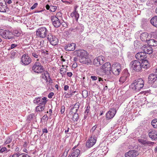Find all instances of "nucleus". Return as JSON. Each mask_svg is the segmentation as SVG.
I'll list each match as a JSON object with an SVG mask.
<instances>
[{
  "label": "nucleus",
  "instance_id": "f257e3e1",
  "mask_svg": "<svg viewBox=\"0 0 157 157\" xmlns=\"http://www.w3.org/2000/svg\"><path fill=\"white\" fill-rule=\"evenodd\" d=\"M131 68L134 71L136 72H141L142 71L141 63L137 60H134L132 61L130 63Z\"/></svg>",
  "mask_w": 157,
  "mask_h": 157
},
{
  "label": "nucleus",
  "instance_id": "f03ea898",
  "mask_svg": "<svg viewBox=\"0 0 157 157\" xmlns=\"http://www.w3.org/2000/svg\"><path fill=\"white\" fill-rule=\"evenodd\" d=\"M30 70V71H31L32 70L36 73H41L44 71V68L40 62H36Z\"/></svg>",
  "mask_w": 157,
  "mask_h": 157
},
{
  "label": "nucleus",
  "instance_id": "7ed1b4c3",
  "mask_svg": "<svg viewBox=\"0 0 157 157\" xmlns=\"http://www.w3.org/2000/svg\"><path fill=\"white\" fill-rule=\"evenodd\" d=\"M0 34L3 38L5 39L10 40L14 38L12 33L8 30L1 29Z\"/></svg>",
  "mask_w": 157,
  "mask_h": 157
},
{
  "label": "nucleus",
  "instance_id": "20e7f679",
  "mask_svg": "<svg viewBox=\"0 0 157 157\" xmlns=\"http://www.w3.org/2000/svg\"><path fill=\"white\" fill-rule=\"evenodd\" d=\"M36 34L38 36L44 38L47 36L48 31L47 28L45 27H41L39 28L36 31Z\"/></svg>",
  "mask_w": 157,
  "mask_h": 157
},
{
  "label": "nucleus",
  "instance_id": "39448f33",
  "mask_svg": "<svg viewBox=\"0 0 157 157\" xmlns=\"http://www.w3.org/2000/svg\"><path fill=\"white\" fill-rule=\"evenodd\" d=\"M111 66L109 62L105 63L102 66L101 69L103 71V74L109 75L111 72Z\"/></svg>",
  "mask_w": 157,
  "mask_h": 157
},
{
  "label": "nucleus",
  "instance_id": "423d86ee",
  "mask_svg": "<svg viewBox=\"0 0 157 157\" xmlns=\"http://www.w3.org/2000/svg\"><path fill=\"white\" fill-rule=\"evenodd\" d=\"M105 60V57L102 56H99L94 59L93 63L94 65L98 67L103 64Z\"/></svg>",
  "mask_w": 157,
  "mask_h": 157
},
{
  "label": "nucleus",
  "instance_id": "0eeeda50",
  "mask_svg": "<svg viewBox=\"0 0 157 157\" xmlns=\"http://www.w3.org/2000/svg\"><path fill=\"white\" fill-rule=\"evenodd\" d=\"M51 20L53 25L55 27L58 28L60 26L62 23L60 20L55 16H51Z\"/></svg>",
  "mask_w": 157,
  "mask_h": 157
},
{
  "label": "nucleus",
  "instance_id": "6e6552de",
  "mask_svg": "<svg viewBox=\"0 0 157 157\" xmlns=\"http://www.w3.org/2000/svg\"><path fill=\"white\" fill-rule=\"evenodd\" d=\"M32 61V59L28 54H24L22 56L21 62L23 65H27L29 64Z\"/></svg>",
  "mask_w": 157,
  "mask_h": 157
},
{
  "label": "nucleus",
  "instance_id": "1a4fd4ad",
  "mask_svg": "<svg viewBox=\"0 0 157 157\" xmlns=\"http://www.w3.org/2000/svg\"><path fill=\"white\" fill-rule=\"evenodd\" d=\"M141 50L145 54H150L153 52L152 48L148 44L144 45L141 47Z\"/></svg>",
  "mask_w": 157,
  "mask_h": 157
},
{
  "label": "nucleus",
  "instance_id": "9d476101",
  "mask_svg": "<svg viewBox=\"0 0 157 157\" xmlns=\"http://www.w3.org/2000/svg\"><path fill=\"white\" fill-rule=\"evenodd\" d=\"M130 74L127 71H125L122 73V76L120 78L119 81L120 82L123 84L125 81H128V77Z\"/></svg>",
  "mask_w": 157,
  "mask_h": 157
},
{
  "label": "nucleus",
  "instance_id": "9b49d317",
  "mask_svg": "<svg viewBox=\"0 0 157 157\" xmlns=\"http://www.w3.org/2000/svg\"><path fill=\"white\" fill-rule=\"evenodd\" d=\"M116 113V109L113 108L110 109L106 114V118L108 120L113 118Z\"/></svg>",
  "mask_w": 157,
  "mask_h": 157
},
{
  "label": "nucleus",
  "instance_id": "f8f14e48",
  "mask_svg": "<svg viewBox=\"0 0 157 157\" xmlns=\"http://www.w3.org/2000/svg\"><path fill=\"white\" fill-rule=\"evenodd\" d=\"M144 86L142 85L133 82L130 86V88L135 92H138Z\"/></svg>",
  "mask_w": 157,
  "mask_h": 157
},
{
  "label": "nucleus",
  "instance_id": "ddd939ff",
  "mask_svg": "<svg viewBox=\"0 0 157 157\" xmlns=\"http://www.w3.org/2000/svg\"><path fill=\"white\" fill-rule=\"evenodd\" d=\"M151 34H149L147 32H144L140 34V38L142 41L147 42L151 38Z\"/></svg>",
  "mask_w": 157,
  "mask_h": 157
},
{
  "label": "nucleus",
  "instance_id": "4468645a",
  "mask_svg": "<svg viewBox=\"0 0 157 157\" xmlns=\"http://www.w3.org/2000/svg\"><path fill=\"white\" fill-rule=\"evenodd\" d=\"M100 130L101 128L99 125L98 124L95 125L91 128L90 132L94 136H96L99 135Z\"/></svg>",
  "mask_w": 157,
  "mask_h": 157
},
{
  "label": "nucleus",
  "instance_id": "2eb2a0df",
  "mask_svg": "<svg viewBox=\"0 0 157 157\" xmlns=\"http://www.w3.org/2000/svg\"><path fill=\"white\" fill-rule=\"evenodd\" d=\"M75 54L77 55L79 58L84 57H86L87 55H88L87 52L83 50H76L74 52Z\"/></svg>",
  "mask_w": 157,
  "mask_h": 157
},
{
  "label": "nucleus",
  "instance_id": "dca6fc26",
  "mask_svg": "<svg viewBox=\"0 0 157 157\" xmlns=\"http://www.w3.org/2000/svg\"><path fill=\"white\" fill-rule=\"evenodd\" d=\"M139 154L138 151L133 150L129 151L125 154V157H136Z\"/></svg>",
  "mask_w": 157,
  "mask_h": 157
},
{
  "label": "nucleus",
  "instance_id": "f3484780",
  "mask_svg": "<svg viewBox=\"0 0 157 157\" xmlns=\"http://www.w3.org/2000/svg\"><path fill=\"white\" fill-rule=\"evenodd\" d=\"M135 56L137 60L140 62L144 60L147 57L146 54L142 51V52L137 53L135 55Z\"/></svg>",
  "mask_w": 157,
  "mask_h": 157
},
{
  "label": "nucleus",
  "instance_id": "a211bd4d",
  "mask_svg": "<svg viewBox=\"0 0 157 157\" xmlns=\"http://www.w3.org/2000/svg\"><path fill=\"white\" fill-rule=\"evenodd\" d=\"M157 81L156 75L154 74H150L148 77V83L150 84H153L156 81Z\"/></svg>",
  "mask_w": 157,
  "mask_h": 157
},
{
  "label": "nucleus",
  "instance_id": "6ab92c4d",
  "mask_svg": "<svg viewBox=\"0 0 157 157\" xmlns=\"http://www.w3.org/2000/svg\"><path fill=\"white\" fill-rule=\"evenodd\" d=\"M79 61L81 63L87 65L91 63L90 59L88 57V55H86V57H84L82 58H79Z\"/></svg>",
  "mask_w": 157,
  "mask_h": 157
},
{
  "label": "nucleus",
  "instance_id": "aec40b11",
  "mask_svg": "<svg viewBox=\"0 0 157 157\" xmlns=\"http://www.w3.org/2000/svg\"><path fill=\"white\" fill-rule=\"evenodd\" d=\"M76 47L75 44L72 43L71 44H66L64 46L65 49L67 51H73L75 49Z\"/></svg>",
  "mask_w": 157,
  "mask_h": 157
},
{
  "label": "nucleus",
  "instance_id": "412c9836",
  "mask_svg": "<svg viewBox=\"0 0 157 157\" xmlns=\"http://www.w3.org/2000/svg\"><path fill=\"white\" fill-rule=\"evenodd\" d=\"M7 8L6 4L5 1L4 0H0V12H6Z\"/></svg>",
  "mask_w": 157,
  "mask_h": 157
},
{
  "label": "nucleus",
  "instance_id": "4be33fe9",
  "mask_svg": "<svg viewBox=\"0 0 157 157\" xmlns=\"http://www.w3.org/2000/svg\"><path fill=\"white\" fill-rule=\"evenodd\" d=\"M148 136L152 140H157V131L155 130H152L149 132L148 133Z\"/></svg>",
  "mask_w": 157,
  "mask_h": 157
},
{
  "label": "nucleus",
  "instance_id": "5701e85b",
  "mask_svg": "<svg viewBox=\"0 0 157 157\" xmlns=\"http://www.w3.org/2000/svg\"><path fill=\"white\" fill-rule=\"evenodd\" d=\"M96 142V140L94 138L91 137L86 142V146L88 148H90L95 144Z\"/></svg>",
  "mask_w": 157,
  "mask_h": 157
},
{
  "label": "nucleus",
  "instance_id": "b1692460",
  "mask_svg": "<svg viewBox=\"0 0 157 157\" xmlns=\"http://www.w3.org/2000/svg\"><path fill=\"white\" fill-rule=\"evenodd\" d=\"M76 147H74L72 149L73 152L71 155L68 157H78L80 153V151L78 149H75Z\"/></svg>",
  "mask_w": 157,
  "mask_h": 157
},
{
  "label": "nucleus",
  "instance_id": "393cba45",
  "mask_svg": "<svg viewBox=\"0 0 157 157\" xmlns=\"http://www.w3.org/2000/svg\"><path fill=\"white\" fill-rule=\"evenodd\" d=\"M46 101H43L42 102V104L39 105L36 108V112H41L44 109Z\"/></svg>",
  "mask_w": 157,
  "mask_h": 157
},
{
  "label": "nucleus",
  "instance_id": "a878e982",
  "mask_svg": "<svg viewBox=\"0 0 157 157\" xmlns=\"http://www.w3.org/2000/svg\"><path fill=\"white\" fill-rule=\"evenodd\" d=\"M141 63L142 68H143L147 69L150 67V64L147 60L144 59L141 61Z\"/></svg>",
  "mask_w": 157,
  "mask_h": 157
},
{
  "label": "nucleus",
  "instance_id": "bb28decb",
  "mask_svg": "<svg viewBox=\"0 0 157 157\" xmlns=\"http://www.w3.org/2000/svg\"><path fill=\"white\" fill-rule=\"evenodd\" d=\"M150 22L153 26L157 28V15L151 18Z\"/></svg>",
  "mask_w": 157,
  "mask_h": 157
},
{
  "label": "nucleus",
  "instance_id": "cd10ccee",
  "mask_svg": "<svg viewBox=\"0 0 157 157\" xmlns=\"http://www.w3.org/2000/svg\"><path fill=\"white\" fill-rule=\"evenodd\" d=\"M147 43V44L151 47L157 46V41L154 39H149Z\"/></svg>",
  "mask_w": 157,
  "mask_h": 157
},
{
  "label": "nucleus",
  "instance_id": "c85d7f7f",
  "mask_svg": "<svg viewBox=\"0 0 157 157\" xmlns=\"http://www.w3.org/2000/svg\"><path fill=\"white\" fill-rule=\"evenodd\" d=\"M51 44L53 45H56L58 43V39L55 36L52 38L51 41H50Z\"/></svg>",
  "mask_w": 157,
  "mask_h": 157
},
{
  "label": "nucleus",
  "instance_id": "c756f323",
  "mask_svg": "<svg viewBox=\"0 0 157 157\" xmlns=\"http://www.w3.org/2000/svg\"><path fill=\"white\" fill-rule=\"evenodd\" d=\"M43 101H42L41 97L35 98L33 101L34 104L38 105L42 104V102Z\"/></svg>",
  "mask_w": 157,
  "mask_h": 157
},
{
  "label": "nucleus",
  "instance_id": "7c9ffc66",
  "mask_svg": "<svg viewBox=\"0 0 157 157\" xmlns=\"http://www.w3.org/2000/svg\"><path fill=\"white\" fill-rule=\"evenodd\" d=\"M121 71V69H111V72L115 75H118Z\"/></svg>",
  "mask_w": 157,
  "mask_h": 157
},
{
  "label": "nucleus",
  "instance_id": "2f4dec72",
  "mask_svg": "<svg viewBox=\"0 0 157 157\" xmlns=\"http://www.w3.org/2000/svg\"><path fill=\"white\" fill-rule=\"evenodd\" d=\"M77 32H82L83 31L84 29V25L81 24H79L77 26Z\"/></svg>",
  "mask_w": 157,
  "mask_h": 157
},
{
  "label": "nucleus",
  "instance_id": "473e14b6",
  "mask_svg": "<svg viewBox=\"0 0 157 157\" xmlns=\"http://www.w3.org/2000/svg\"><path fill=\"white\" fill-rule=\"evenodd\" d=\"M134 82L136 83L137 84H138L142 85H144V82L143 79L142 78H139L136 80Z\"/></svg>",
  "mask_w": 157,
  "mask_h": 157
},
{
  "label": "nucleus",
  "instance_id": "72a5a7b5",
  "mask_svg": "<svg viewBox=\"0 0 157 157\" xmlns=\"http://www.w3.org/2000/svg\"><path fill=\"white\" fill-rule=\"evenodd\" d=\"M72 17H75L76 21H78V19L79 17V14L77 12L75 11L73 12L71 14Z\"/></svg>",
  "mask_w": 157,
  "mask_h": 157
},
{
  "label": "nucleus",
  "instance_id": "f704fd0d",
  "mask_svg": "<svg viewBox=\"0 0 157 157\" xmlns=\"http://www.w3.org/2000/svg\"><path fill=\"white\" fill-rule=\"evenodd\" d=\"M113 68L121 69V64L118 63H115L113 64L111 66V69Z\"/></svg>",
  "mask_w": 157,
  "mask_h": 157
},
{
  "label": "nucleus",
  "instance_id": "c9c22d12",
  "mask_svg": "<svg viewBox=\"0 0 157 157\" xmlns=\"http://www.w3.org/2000/svg\"><path fill=\"white\" fill-rule=\"evenodd\" d=\"M34 117L35 115L33 113L30 114L28 116L27 121H28V122L30 123Z\"/></svg>",
  "mask_w": 157,
  "mask_h": 157
},
{
  "label": "nucleus",
  "instance_id": "e433bc0d",
  "mask_svg": "<svg viewBox=\"0 0 157 157\" xmlns=\"http://www.w3.org/2000/svg\"><path fill=\"white\" fill-rule=\"evenodd\" d=\"M151 124L154 128H157V119H155L152 120Z\"/></svg>",
  "mask_w": 157,
  "mask_h": 157
},
{
  "label": "nucleus",
  "instance_id": "4c0bfd02",
  "mask_svg": "<svg viewBox=\"0 0 157 157\" xmlns=\"http://www.w3.org/2000/svg\"><path fill=\"white\" fill-rule=\"evenodd\" d=\"M44 73L42 74V76H41V78H45V79L47 81H48V79L47 78V77L46 76V75L47 74H48V75H49V73L48 72V71H44Z\"/></svg>",
  "mask_w": 157,
  "mask_h": 157
},
{
  "label": "nucleus",
  "instance_id": "58836bf2",
  "mask_svg": "<svg viewBox=\"0 0 157 157\" xmlns=\"http://www.w3.org/2000/svg\"><path fill=\"white\" fill-rule=\"evenodd\" d=\"M139 41L137 40L134 41V48L136 49H137L139 48L140 47Z\"/></svg>",
  "mask_w": 157,
  "mask_h": 157
},
{
  "label": "nucleus",
  "instance_id": "ea45409f",
  "mask_svg": "<svg viewBox=\"0 0 157 157\" xmlns=\"http://www.w3.org/2000/svg\"><path fill=\"white\" fill-rule=\"evenodd\" d=\"M82 95L83 98H86L88 95V92L86 90H84L82 92Z\"/></svg>",
  "mask_w": 157,
  "mask_h": 157
},
{
  "label": "nucleus",
  "instance_id": "a19ab883",
  "mask_svg": "<svg viewBox=\"0 0 157 157\" xmlns=\"http://www.w3.org/2000/svg\"><path fill=\"white\" fill-rule=\"evenodd\" d=\"M72 120L74 121H77L78 119V116L77 113L74 114L72 116Z\"/></svg>",
  "mask_w": 157,
  "mask_h": 157
},
{
  "label": "nucleus",
  "instance_id": "79ce46f5",
  "mask_svg": "<svg viewBox=\"0 0 157 157\" xmlns=\"http://www.w3.org/2000/svg\"><path fill=\"white\" fill-rule=\"evenodd\" d=\"M13 34V35H14V36H19L20 35L21 33L20 32H19L18 31L16 30L14 31Z\"/></svg>",
  "mask_w": 157,
  "mask_h": 157
},
{
  "label": "nucleus",
  "instance_id": "37998d69",
  "mask_svg": "<svg viewBox=\"0 0 157 157\" xmlns=\"http://www.w3.org/2000/svg\"><path fill=\"white\" fill-rule=\"evenodd\" d=\"M18 52L16 50H13L11 52V58H13L17 54Z\"/></svg>",
  "mask_w": 157,
  "mask_h": 157
},
{
  "label": "nucleus",
  "instance_id": "c03bdc74",
  "mask_svg": "<svg viewBox=\"0 0 157 157\" xmlns=\"http://www.w3.org/2000/svg\"><path fill=\"white\" fill-rule=\"evenodd\" d=\"M57 9V7L56 6H50V10L52 12H54Z\"/></svg>",
  "mask_w": 157,
  "mask_h": 157
},
{
  "label": "nucleus",
  "instance_id": "a18cd8bd",
  "mask_svg": "<svg viewBox=\"0 0 157 157\" xmlns=\"http://www.w3.org/2000/svg\"><path fill=\"white\" fill-rule=\"evenodd\" d=\"M62 1L67 4H71L73 0H61Z\"/></svg>",
  "mask_w": 157,
  "mask_h": 157
},
{
  "label": "nucleus",
  "instance_id": "49530a36",
  "mask_svg": "<svg viewBox=\"0 0 157 157\" xmlns=\"http://www.w3.org/2000/svg\"><path fill=\"white\" fill-rule=\"evenodd\" d=\"M12 141V138L9 137L7 138L6 141L5 142V144H7L10 143Z\"/></svg>",
  "mask_w": 157,
  "mask_h": 157
},
{
  "label": "nucleus",
  "instance_id": "de8ad7c7",
  "mask_svg": "<svg viewBox=\"0 0 157 157\" xmlns=\"http://www.w3.org/2000/svg\"><path fill=\"white\" fill-rule=\"evenodd\" d=\"M66 72V69L64 68H61L60 70V72L62 75L64 74V73Z\"/></svg>",
  "mask_w": 157,
  "mask_h": 157
},
{
  "label": "nucleus",
  "instance_id": "09e8293b",
  "mask_svg": "<svg viewBox=\"0 0 157 157\" xmlns=\"http://www.w3.org/2000/svg\"><path fill=\"white\" fill-rule=\"evenodd\" d=\"M90 106L88 105L86 107V109L85 111V114H88V113L90 112Z\"/></svg>",
  "mask_w": 157,
  "mask_h": 157
},
{
  "label": "nucleus",
  "instance_id": "8fccbe9b",
  "mask_svg": "<svg viewBox=\"0 0 157 157\" xmlns=\"http://www.w3.org/2000/svg\"><path fill=\"white\" fill-rule=\"evenodd\" d=\"M138 141L140 142L143 145H145V144H147V140L140 139Z\"/></svg>",
  "mask_w": 157,
  "mask_h": 157
},
{
  "label": "nucleus",
  "instance_id": "3c124183",
  "mask_svg": "<svg viewBox=\"0 0 157 157\" xmlns=\"http://www.w3.org/2000/svg\"><path fill=\"white\" fill-rule=\"evenodd\" d=\"M53 36H53L52 34L50 33H49L48 35V40L50 41H51V40L52 39V38H53Z\"/></svg>",
  "mask_w": 157,
  "mask_h": 157
},
{
  "label": "nucleus",
  "instance_id": "603ef678",
  "mask_svg": "<svg viewBox=\"0 0 157 157\" xmlns=\"http://www.w3.org/2000/svg\"><path fill=\"white\" fill-rule=\"evenodd\" d=\"M79 106V104L78 103H76L74 105V106L73 107V108L77 110H78Z\"/></svg>",
  "mask_w": 157,
  "mask_h": 157
},
{
  "label": "nucleus",
  "instance_id": "864d4df0",
  "mask_svg": "<svg viewBox=\"0 0 157 157\" xmlns=\"http://www.w3.org/2000/svg\"><path fill=\"white\" fill-rule=\"evenodd\" d=\"M69 31L70 32H77V27L75 28H73L72 27H71L69 29Z\"/></svg>",
  "mask_w": 157,
  "mask_h": 157
},
{
  "label": "nucleus",
  "instance_id": "5fc2aeb1",
  "mask_svg": "<svg viewBox=\"0 0 157 157\" xmlns=\"http://www.w3.org/2000/svg\"><path fill=\"white\" fill-rule=\"evenodd\" d=\"M32 55L33 57L36 58H37L38 57V55L35 52H32Z\"/></svg>",
  "mask_w": 157,
  "mask_h": 157
},
{
  "label": "nucleus",
  "instance_id": "6e6d98bb",
  "mask_svg": "<svg viewBox=\"0 0 157 157\" xmlns=\"http://www.w3.org/2000/svg\"><path fill=\"white\" fill-rule=\"evenodd\" d=\"M154 144H155L154 142H151V141L147 140V144L148 145V146H151L153 145Z\"/></svg>",
  "mask_w": 157,
  "mask_h": 157
},
{
  "label": "nucleus",
  "instance_id": "4d7b16f0",
  "mask_svg": "<svg viewBox=\"0 0 157 157\" xmlns=\"http://www.w3.org/2000/svg\"><path fill=\"white\" fill-rule=\"evenodd\" d=\"M7 149L6 147H3L1 148L0 150V153H2L3 152L6 151Z\"/></svg>",
  "mask_w": 157,
  "mask_h": 157
},
{
  "label": "nucleus",
  "instance_id": "13d9d810",
  "mask_svg": "<svg viewBox=\"0 0 157 157\" xmlns=\"http://www.w3.org/2000/svg\"><path fill=\"white\" fill-rule=\"evenodd\" d=\"M74 115V113L71 109L68 115V116H69V117H72Z\"/></svg>",
  "mask_w": 157,
  "mask_h": 157
},
{
  "label": "nucleus",
  "instance_id": "bf43d9fd",
  "mask_svg": "<svg viewBox=\"0 0 157 157\" xmlns=\"http://www.w3.org/2000/svg\"><path fill=\"white\" fill-rule=\"evenodd\" d=\"M65 111V107L64 105H62L61 107V114H63Z\"/></svg>",
  "mask_w": 157,
  "mask_h": 157
},
{
  "label": "nucleus",
  "instance_id": "052dcab7",
  "mask_svg": "<svg viewBox=\"0 0 157 157\" xmlns=\"http://www.w3.org/2000/svg\"><path fill=\"white\" fill-rule=\"evenodd\" d=\"M90 78L92 81H95L97 79V77L94 76H91L90 77Z\"/></svg>",
  "mask_w": 157,
  "mask_h": 157
},
{
  "label": "nucleus",
  "instance_id": "680f3d73",
  "mask_svg": "<svg viewBox=\"0 0 157 157\" xmlns=\"http://www.w3.org/2000/svg\"><path fill=\"white\" fill-rule=\"evenodd\" d=\"M54 93L53 92H51L48 95V97L49 98H52V96L54 95Z\"/></svg>",
  "mask_w": 157,
  "mask_h": 157
},
{
  "label": "nucleus",
  "instance_id": "e2e57ef3",
  "mask_svg": "<svg viewBox=\"0 0 157 157\" xmlns=\"http://www.w3.org/2000/svg\"><path fill=\"white\" fill-rule=\"evenodd\" d=\"M20 157H30V156L28 154L23 153L21 154V156Z\"/></svg>",
  "mask_w": 157,
  "mask_h": 157
},
{
  "label": "nucleus",
  "instance_id": "0e129e2a",
  "mask_svg": "<svg viewBox=\"0 0 157 157\" xmlns=\"http://www.w3.org/2000/svg\"><path fill=\"white\" fill-rule=\"evenodd\" d=\"M37 3H35L33 5V6L31 7V9L33 10L37 6Z\"/></svg>",
  "mask_w": 157,
  "mask_h": 157
},
{
  "label": "nucleus",
  "instance_id": "69168bd1",
  "mask_svg": "<svg viewBox=\"0 0 157 157\" xmlns=\"http://www.w3.org/2000/svg\"><path fill=\"white\" fill-rule=\"evenodd\" d=\"M41 52L42 54H44V55L48 54V52L47 51H45L44 50H42L41 51Z\"/></svg>",
  "mask_w": 157,
  "mask_h": 157
},
{
  "label": "nucleus",
  "instance_id": "338daca9",
  "mask_svg": "<svg viewBox=\"0 0 157 157\" xmlns=\"http://www.w3.org/2000/svg\"><path fill=\"white\" fill-rule=\"evenodd\" d=\"M48 117L46 115H44V116H43L42 119H41V120L42 119L43 120H45L46 119H47V120H48Z\"/></svg>",
  "mask_w": 157,
  "mask_h": 157
},
{
  "label": "nucleus",
  "instance_id": "774afa93",
  "mask_svg": "<svg viewBox=\"0 0 157 157\" xmlns=\"http://www.w3.org/2000/svg\"><path fill=\"white\" fill-rule=\"evenodd\" d=\"M48 132V131L46 128L42 129V132L43 133H47Z\"/></svg>",
  "mask_w": 157,
  "mask_h": 157
}]
</instances>
